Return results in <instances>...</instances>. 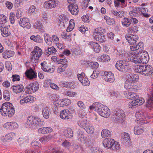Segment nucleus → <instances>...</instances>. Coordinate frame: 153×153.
<instances>
[{
  "mask_svg": "<svg viewBox=\"0 0 153 153\" xmlns=\"http://www.w3.org/2000/svg\"><path fill=\"white\" fill-rule=\"evenodd\" d=\"M128 91L126 93L127 94V98L128 99L130 100H133L136 99H139L138 95L137 94L134 92V91Z\"/></svg>",
  "mask_w": 153,
  "mask_h": 153,
  "instance_id": "c756f323",
  "label": "nucleus"
},
{
  "mask_svg": "<svg viewBox=\"0 0 153 153\" xmlns=\"http://www.w3.org/2000/svg\"><path fill=\"white\" fill-rule=\"evenodd\" d=\"M34 100V97L31 96L26 97L23 99L21 100L20 101L21 104H23L25 103L28 102L31 103Z\"/></svg>",
  "mask_w": 153,
  "mask_h": 153,
  "instance_id": "c85d7f7f",
  "label": "nucleus"
},
{
  "mask_svg": "<svg viewBox=\"0 0 153 153\" xmlns=\"http://www.w3.org/2000/svg\"><path fill=\"white\" fill-rule=\"evenodd\" d=\"M89 45L96 53H98L99 52L100 46L99 44L94 42H89Z\"/></svg>",
  "mask_w": 153,
  "mask_h": 153,
  "instance_id": "aec40b11",
  "label": "nucleus"
},
{
  "mask_svg": "<svg viewBox=\"0 0 153 153\" xmlns=\"http://www.w3.org/2000/svg\"><path fill=\"white\" fill-rule=\"evenodd\" d=\"M153 73V69L151 66L148 65H144L143 75L145 76H149Z\"/></svg>",
  "mask_w": 153,
  "mask_h": 153,
  "instance_id": "2eb2a0df",
  "label": "nucleus"
},
{
  "mask_svg": "<svg viewBox=\"0 0 153 153\" xmlns=\"http://www.w3.org/2000/svg\"><path fill=\"white\" fill-rule=\"evenodd\" d=\"M98 113L100 116L107 118L110 115V111L109 109L106 106L98 103L97 106L95 108Z\"/></svg>",
  "mask_w": 153,
  "mask_h": 153,
  "instance_id": "20e7f679",
  "label": "nucleus"
},
{
  "mask_svg": "<svg viewBox=\"0 0 153 153\" xmlns=\"http://www.w3.org/2000/svg\"><path fill=\"white\" fill-rule=\"evenodd\" d=\"M39 88V86L38 85H36V84L30 83L25 88L27 89V91L28 94H31L34 92L38 90Z\"/></svg>",
  "mask_w": 153,
  "mask_h": 153,
  "instance_id": "f3484780",
  "label": "nucleus"
},
{
  "mask_svg": "<svg viewBox=\"0 0 153 153\" xmlns=\"http://www.w3.org/2000/svg\"><path fill=\"white\" fill-rule=\"evenodd\" d=\"M145 102L144 99L140 97L128 103V106L130 108H134L139 105H141Z\"/></svg>",
  "mask_w": 153,
  "mask_h": 153,
  "instance_id": "6e6552de",
  "label": "nucleus"
},
{
  "mask_svg": "<svg viewBox=\"0 0 153 153\" xmlns=\"http://www.w3.org/2000/svg\"><path fill=\"white\" fill-rule=\"evenodd\" d=\"M4 127L7 128H16L18 127V125L15 122H8L4 124Z\"/></svg>",
  "mask_w": 153,
  "mask_h": 153,
  "instance_id": "a878e982",
  "label": "nucleus"
},
{
  "mask_svg": "<svg viewBox=\"0 0 153 153\" xmlns=\"http://www.w3.org/2000/svg\"><path fill=\"white\" fill-rule=\"evenodd\" d=\"M144 130V127L141 126L137 125L135 126L134 129V134L139 135L142 134Z\"/></svg>",
  "mask_w": 153,
  "mask_h": 153,
  "instance_id": "4be33fe9",
  "label": "nucleus"
},
{
  "mask_svg": "<svg viewBox=\"0 0 153 153\" xmlns=\"http://www.w3.org/2000/svg\"><path fill=\"white\" fill-rule=\"evenodd\" d=\"M126 0H116L114 1L115 5L116 7H118L120 5V2L122 5L125 4Z\"/></svg>",
  "mask_w": 153,
  "mask_h": 153,
  "instance_id": "4d7b16f0",
  "label": "nucleus"
},
{
  "mask_svg": "<svg viewBox=\"0 0 153 153\" xmlns=\"http://www.w3.org/2000/svg\"><path fill=\"white\" fill-rule=\"evenodd\" d=\"M131 19L126 18H124L121 21L122 25L126 27L129 26L131 24Z\"/></svg>",
  "mask_w": 153,
  "mask_h": 153,
  "instance_id": "72a5a7b5",
  "label": "nucleus"
},
{
  "mask_svg": "<svg viewBox=\"0 0 153 153\" xmlns=\"http://www.w3.org/2000/svg\"><path fill=\"white\" fill-rule=\"evenodd\" d=\"M110 149L113 150H119L120 148V145L119 143L116 141H115L114 140Z\"/></svg>",
  "mask_w": 153,
  "mask_h": 153,
  "instance_id": "37998d69",
  "label": "nucleus"
},
{
  "mask_svg": "<svg viewBox=\"0 0 153 153\" xmlns=\"http://www.w3.org/2000/svg\"><path fill=\"white\" fill-rule=\"evenodd\" d=\"M19 24L21 26L24 28L30 29L31 27L29 19L26 17L21 18Z\"/></svg>",
  "mask_w": 153,
  "mask_h": 153,
  "instance_id": "9d476101",
  "label": "nucleus"
},
{
  "mask_svg": "<svg viewBox=\"0 0 153 153\" xmlns=\"http://www.w3.org/2000/svg\"><path fill=\"white\" fill-rule=\"evenodd\" d=\"M15 14L13 13H10L9 19L11 23L13 24L15 22L14 19Z\"/></svg>",
  "mask_w": 153,
  "mask_h": 153,
  "instance_id": "69168bd1",
  "label": "nucleus"
},
{
  "mask_svg": "<svg viewBox=\"0 0 153 153\" xmlns=\"http://www.w3.org/2000/svg\"><path fill=\"white\" fill-rule=\"evenodd\" d=\"M41 68L42 70L45 72H49L50 73H53L54 70L53 68H49L47 66V63L45 61L43 62L41 64Z\"/></svg>",
  "mask_w": 153,
  "mask_h": 153,
  "instance_id": "bb28decb",
  "label": "nucleus"
},
{
  "mask_svg": "<svg viewBox=\"0 0 153 153\" xmlns=\"http://www.w3.org/2000/svg\"><path fill=\"white\" fill-rule=\"evenodd\" d=\"M5 66L7 69L9 71H10L12 70V66L11 63L9 62H7L5 63Z\"/></svg>",
  "mask_w": 153,
  "mask_h": 153,
  "instance_id": "774afa93",
  "label": "nucleus"
},
{
  "mask_svg": "<svg viewBox=\"0 0 153 153\" xmlns=\"http://www.w3.org/2000/svg\"><path fill=\"white\" fill-rule=\"evenodd\" d=\"M32 146L33 147L36 148V149H37L39 148V143L37 141H33L31 143Z\"/></svg>",
  "mask_w": 153,
  "mask_h": 153,
  "instance_id": "338daca9",
  "label": "nucleus"
},
{
  "mask_svg": "<svg viewBox=\"0 0 153 153\" xmlns=\"http://www.w3.org/2000/svg\"><path fill=\"white\" fill-rule=\"evenodd\" d=\"M30 39L35 42L41 43L42 42V40L40 36L39 35L35 36L32 35L30 37Z\"/></svg>",
  "mask_w": 153,
  "mask_h": 153,
  "instance_id": "a19ab883",
  "label": "nucleus"
},
{
  "mask_svg": "<svg viewBox=\"0 0 153 153\" xmlns=\"http://www.w3.org/2000/svg\"><path fill=\"white\" fill-rule=\"evenodd\" d=\"M59 106L63 107L67 106L71 103V100L68 99H63L62 100H57L56 102Z\"/></svg>",
  "mask_w": 153,
  "mask_h": 153,
  "instance_id": "6ab92c4d",
  "label": "nucleus"
},
{
  "mask_svg": "<svg viewBox=\"0 0 153 153\" xmlns=\"http://www.w3.org/2000/svg\"><path fill=\"white\" fill-rule=\"evenodd\" d=\"M45 52L46 53H47L48 54L50 55L56 53V50L54 47L52 46L48 48L47 50H46Z\"/></svg>",
  "mask_w": 153,
  "mask_h": 153,
  "instance_id": "8fccbe9b",
  "label": "nucleus"
},
{
  "mask_svg": "<svg viewBox=\"0 0 153 153\" xmlns=\"http://www.w3.org/2000/svg\"><path fill=\"white\" fill-rule=\"evenodd\" d=\"M126 62V60L117 61L115 65L116 68L119 71L123 72L128 71L130 69V66Z\"/></svg>",
  "mask_w": 153,
  "mask_h": 153,
  "instance_id": "39448f33",
  "label": "nucleus"
},
{
  "mask_svg": "<svg viewBox=\"0 0 153 153\" xmlns=\"http://www.w3.org/2000/svg\"><path fill=\"white\" fill-rule=\"evenodd\" d=\"M138 78V76L137 75L131 73L128 75V79L131 80V81L135 82L137 80Z\"/></svg>",
  "mask_w": 153,
  "mask_h": 153,
  "instance_id": "ea45409f",
  "label": "nucleus"
},
{
  "mask_svg": "<svg viewBox=\"0 0 153 153\" xmlns=\"http://www.w3.org/2000/svg\"><path fill=\"white\" fill-rule=\"evenodd\" d=\"M78 140L83 143H86L88 140V138L86 136H84L82 131H79L78 133Z\"/></svg>",
  "mask_w": 153,
  "mask_h": 153,
  "instance_id": "393cba45",
  "label": "nucleus"
},
{
  "mask_svg": "<svg viewBox=\"0 0 153 153\" xmlns=\"http://www.w3.org/2000/svg\"><path fill=\"white\" fill-rule=\"evenodd\" d=\"M25 74L27 77L30 79H32L35 78L36 76L34 71L32 69L27 70L25 72Z\"/></svg>",
  "mask_w": 153,
  "mask_h": 153,
  "instance_id": "cd10ccee",
  "label": "nucleus"
},
{
  "mask_svg": "<svg viewBox=\"0 0 153 153\" xmlns=\"http://www.w3.org/2000/svg\"><path fill=\"white\" fill-rule=\"evenodd\" d=\"M67 67V64H64L63 65H61L59 66L57 69V72L60 73L64 71Z\"/></svg>",
  "mask_w": 153,
  "mask_h": 153,
  "instance_id": "6e6d98bb",
  "label": "nucleus"
},
{
  "mask_svg": "<svg viewBox=\"0 0 153 153\" xmlns=\"http://www.w3.org/2000/svg\"><path fill=\"white\" fill-rule=\"evenodd\" d=\"M135 117L137 121H140V122L143 120V116L141 113L137 112L135 114Z\"/></svg>",
  "mask_w": 153,
  "mask_h": 153,
  "instance_id": "5fc2aeb1",
  "label": "nucleus"
},
{
  "mask_svg": "<svg viewBox=\"0 0 153 153\" xmlns=\"http://www.w3.org/2000/svg\"><path fill=\"white\" fill-rule=\"evenodd\" d=\"M65 94L67 96L71 97H74L76 95V93L69 91H65Z\"/></svg>",
  "mask_w": 153,
  "mask_h": 153,
  "instance_id": "13d9d810",
  "label": "nucleus"
},
{
  "mask_svg": "<svg viewBox=\"0 0 153 153\" xmlns=\"http://www.w3.org/2000/svg\"><path fill=\"white\" fill-rule=\"evenodd\" d=\"M12 51H9L8 50L5 51L2 54L3 57L7 59L11 57L13 55Z\"/></svg>",
  "mask_w": 153,
  "mask_h": 153,
  "instance_id": "a18cd8bd",
  "label": "nucleus"
},
{
  "mask_svg": "<svg viewBox=\"0 0 153 153\" xmlns=\"http://www.w3.org/2000/svg\"><path fill=\"white\" fill-rule=\"evenodd\" d=\"M89 122L87 121L86 120L81 119L78 121L77 123L79 126L84 129L85 128L86 126L87 123Z\"/></svg>",
  "mask_w": 153,
  "mask_h": 153,
  "instance_id": "49530a36",
  "label": "nucleus"
},
{
  "mask_svg": "<svg viewBox=\"0 0 153 153\" xmlns=\"http://www.w3.org/2000/svg\"><path fill=\"white\" fill-rule=\"evenodd\" d=\"M139 56L140 57V63L146 64L148 62V60L149 59V55L146 51H139Z\"/></svg>",
  "mask_w": 153,
  "mask_h": 153,
  "instance_id": "ddd939ff",
  "label": "nucleus"
},
{
  "mask_svg": "<svg viewBox=\"0 0 153 153\" xmlns=\"http://www.w3.org/2000/svg\"><path fill=\"white\" fill-rule=\"evenodd\" d=\"M144 65H136L135 67V71L136 72L140 73L142 74L143 71Z\"/></svg>",
  "mask_w": 153,
  "mask_h": 153,
  "instance_id": "3c124183",
  "label": "nucleus"
},
{
  "mask_svg": "<svg viewBox=\"0 0 153 153\" xmlns=\"http://www.w3.org/2000/svg\"><path fill=\"white\" fill-rule=\"evenodd\" d=\"M59 20L60 22L59 25L61 26L63 25L64 27L65 26L64 22L66 23V22L68 21V19L67 17L64 15H61L59 16Z\"/></svg>",
  "mask_w": 153,
  "mask_h": 153,
  "instance_id": "f704fd0d",
  "label": "nucleus"
},
{
  "mask_svg": "<svg viewBox=\"0 0 153 153\" xmlns=\"http://www.w3.org/2000/svg\"><path fill=\"white\" fill-rule=\"evenodd\" d=\"M33 26L37 29H41L43 25L39 21H37L35 22Z\"/></svg>",
  "mask_w": 153,
  "mask_h": 153,
  "instance_id": "bf43d9fd",
  "label": "nucleus"
},
{
  "mask_svg": "<svg viewBox=\"0 0 153 153\" xmlns=\"http://www.w3.org/2000/svg\"><path fill=\"white\" fill-rule=\"evenodd\" d=\"M89 64L90 66L95 68H97L99 66L98 63L97 62H90Z\"/></svg>",
  "mask_w": 153,
  "mask_h": 153,
  "instance_id": "0e129e2a",
  "label": "nucleus"
},
{
  "mask_svg": "<svg viewBox=\"0 0 153 153\" xmlns=\"http://www.w3.org/2000/svg\"><path fill=\"white\" fill-rule=\"evenodd\" d=\"M53 130V129L50 127H43L39 128L38 130V131L42 134H47L52 132Z\"/></svg>",
  "mask_w": 153,
  "mask_h": 153,
  "instance_id": "473e14b6",
  "label": "nucleus"
},
{
  "mask_svg": "<svg viewBox=\"0 0 153 153\" xmlns=\"http://www.w3.org/2000/svg\"><path fill=\"white\" fill-rule=\"evenodd\" d=\"M98 28L96 29L95 30V32L93 34V37L96 41H97L99 40V38L100 37V36H101L102 34L100 32L98 31Z\"/></svg>",
  "mask_w": 153,
  "mask_h": 153,
  "instance_id": "de8ad7c7",
  "label": "nucleus"
},
{
  "mask_svg": "<svg viewBox=\"0 0 153 153\" xmlns=\"http://www.w3.org/2000/svg\"><path fill=\"white\" fill-rule=\"evenodd\" d=\"M151 94L150 97L148 99L146 102L147 105H151L153 103V91L151 92Z\"/></svg>",
  "mask_w": 153,
  "mask_h": 153,
  "instance_id": "680f3d73",
  "label": "nucleus"
},
{
  "mask_svg": "<svg viewBox=\"0 0 153 153\" xmlns=\"http://www.w3.org/2000/svg\"><path fill=\"white\" fill-rule=\"evenodd\" d=\"M99 59L102 62H106L110 61V58L108 55L103 54L100 57Z\"/></svg>",
  "mask_w": 153,
  "mask_h": 153,
  "instance_id": "c03bdc74",
  "label": "nucleus"
},
{
  "mask_svg": "<svg viewBox=\"0 0 153 153\" xmlns=\"http://www.w3.org/2000/svg\"><path fill=\"white\" fill-rule=\"evenodd\" d=\"M64 136L66 137H71L73 136V131L71 128H68L64 131Z\"/></svg>",
  "mask_w": 153,
  "mask_h": 153,
  "instance_id": "e433bc0d",
  "label": "nucleus"
},
{
  "mask_svg": "<svg viewBox=\"0 0 153 153\" xmlns=\"http://www.w3.org/2000/svg\"><path fill=\"white\" fill-rule=\"evenodd\" d=\"M59 4V1L55 0H49L45 2L44 4V7L47 9L54 8Z\"/></svg>",
  "mask_w": 153,
  "mask_h": 153,
  "instance_id": "1a4fd4ad",
  "label": "nucleus"
},
{
  "mask_svg": "<svg viewBox=\"0 0 153 153\" xmlns=\"http://www.w3.org/2000/svg\"><path fill=\"white\" fill-rule=\"evenodd\" d=\"M81 83L84 86H88L90 84V82L88 78L85 77L83 80L82 81Z\"/></svg>",
  "mask_w": 153,
  "mask_h": 153,
  "instance_id": "e2e57ef3",
  "label": "nucleus"
},
{
  "mask_svg": "<svg viewBox=\"0 0 153 153\" xmlns=\"http://www.w3.org/2000/svg\"><path fill=\"white\" fill-rule=\"evenodd\" d=\"M15 136V134L13 132L9 133L5 136H2L1 138V140L4 142L12 140Z\"/></svg>",
  "mask_w": 153,
  "mask_h": 153,
  "instance_id": "b1692460",
  "label": "nucleus"
},
{
  "mask_svg": "<svg viewBox=\"0 0 153 153\" xmlns=\"http://www.w3.org/2000/svg\"><path fill=\"white\" fill-rule=\"evenodd\" d=\"M42 112L43 117L45 119H48L49 117V115L51 114V111L49 108L47 107H45L43 108Z\"/></svg>",
  "mask_w": 153,
  "mask_h": 153,
  "instance_id": "2f4dec72",
  "label": "nucleus"
},
{
  "mask_svg": "<svg viewBox=\"0 0 153 153\" xmlns=\"http://www.w3.org/2000/svg\"><path fill=\"white\" fill-rule=\"evenodd\" d=\"M104 79L105 81L110 83L113 82L114 80V75L113 74L110 72H105L104 73Z\"/></svg>",
  "mask_w": 153,
  "mask_h": 153,
  "instance_id": "a211bd4d",
  "label": "nucleus"
},
{
  "mask_svg": "<svg viewBox=\"0 0 153 153\" xmlns=\"http://www.w3.org/2000/svg\"><path fill=\"white\" fill-rule=\"evenodd\" d=\"M0 111L3 116H5L8 115L9 117H12L15 112L13 105L12 103L8 102L2 104Z\"/></svg>",
  "mask_w": 153,
  "mask_h": 153,
  "instance_id": "f257e3e1",
  "label": "nucleus"
},
{
  "mask_svg": "<svg viewBox=\"0 0 153 153\" xmlns=\"http://www.w3.org/2000/svg\"><path fill=\"white\" fill-rule=\"evenodd\" d=\"M3 97L5 100L8 101L10 100L9 92L7 91H5L3 93Z\"/></svg>",
  "mask_w": 153,
  "mask_h": 153,
  "instance_id": "052dcab7",
  "label": "nucleus"
},
{
  "mask_svg": "<svg viewBox=\"0 0 153 153\" xmlns=\"http://www.w3.org/2000/svg\"><path fill=\"white\" fill-rule=\"evenodd\" d=\"M122 138L125 143H129L130 141L129 135L126 133H124L122 136Z\"/></svg>",
  "mask_w": 153,
  "mask_h": 153,
  "instance_id": "603ef678",
  "label": "nucleus"
},
{
  "mask_svg": "<svg viewBox=\"0 0 153 153\" xmlns=\"http://www.w3.org/2000/svg\"><path fill=\"white\" fill-rule=\"evenodd\" d=\"M26 124L27 127L34 128L38 126L41 127L43 126V121H41L39 118L32 116L28 117Z\"/></svg>",
  "mask_w": 153,
  "mask_h": 153,
  "instance_id": "7ed1b4c3",
  "label": "nucleus"
},
{
  "mask_svg": "<svg viewBox=\"0 0 153 153\" xmlns=\"http://www.w3.org/2000/svg\"><path fill=\"white\" fill-rule=\"evenodd\" d=\"M13 92L16 94L22 92L24 89L22 85H13L11 88Z\"/></svg>",
  "mask_w": 153,
  "mask_h": 153,
  "instance_id": "412c9836",
  "label": "nucleus"
},
{
  "mask_svg": "<svg viewBox=\"0 0 153 153\" xmlns=\"http://www.w3.org/2000/svg\"><path fill=\"white\" fill-rule=\"evenodd\" d=\"M111 133L107 129L103 130L101 132V136L103 138H106L107 139L111 136Z\"/></svg>",
  "mask_w": 153,
  "mask_h": 153,
  "instance_id": "58836bf2",
  "label": "nucleus"
},
{
  "mask_svg": "<svg viewBox=\"0 0 153 153\" xmlns=\"http://www.w3.org/2000/svg\"><path fill=\"white\" fill-rule=\"evenodd\" d=\"M125 117V114L123 111L118 109L114 111L113 118L114 121L118 123L122 122Z\"/></svg>",
  "mask_w": 153,
  "mask_h": 153,
  "instance_id": "423d86ee",
  "label": "nucleus"
},
{
  "mask_svg": "<svg viewBox=\"0 0 153 153\" xmlns=\"http://www.w3.org/2000/svg\"><path fill=\"white\" fill-rule=\"evenodd\" d=\"M52 138L51 135H49L47 136L42 137L39 140L42 143H45L48 142Z\"/></svg>",
  "mask_w": 153,
  "mask_h": 153,
  "instance_id": "79ce46f5",
  "label": "nucleus"
},
{
  "mask_svg": "<svg viewBox=\"0 0 153 153\" xmlns=\"http://www.w3.org/2000/svg\"><path fill=\"white\" fill-rule=\"evenodd\" d=\"M1 30L2 35L4 37H7L10 33L9 28L8 26H1Z\"/></svg>",
  "mask_w": 153,
  "mask_h": 153,
  "instance_id": "5701e85b",
  "label": "nucleus"
},
{
  "mask_svg": "<svg viewBox=\"0 0 153 153\" xmlns=\"http://www.w3.org/2000/svg\"><path fill=\"white\" fill-rule=\"evenodd\" d=\"M114 139H106L103 142V144L105 147L110 148L114 142Z\"/></svg>",
  "mask_w": 153,
  "mask_h": 153,
  "instance_id": "7c9ffc66",
  "label": "nucleus"
},
{
  "mask_svg": "<svg viewBox=\"0 0 153 153\" xmlns=\"http://www.w3.org/2000/svg\"><path fill=\"white\" fill-rule=\"evenodd\" d=\"M86 126L85 128L84 129L87 133L90 134H93L94 131V128L90 124L89 122L87 123Z\"/></svg>",
  "mask_w": 153,
  "mask_h": 153,
  "instance_id": "4c0bfd02",
  "label": "nucleus"
},
{
  "mask_svg": "<svg viewBox=\"0 0 153 153\" xmlns=\"http://www.w3.org/2000/svg\"><path fill=\"white\" fill-rule=\"evenodd\" d=\"M69 25L67 28L66 31L68 32H70L72 31L74 27V20L73 19H71L70 21Z\"/></svg>",
  "mask_w": 153,
  "mask_h": 153,
  "instance_id": "09e8293b",
  "label": "nucleus"
},
{
  "mask_svg": "<svg viewBox=\"0 0 153 153\" xmlns=\"http://www.w3.org/2000/svg\"><path fill=\"white\" fill-rule=\"evenodd\" d=\"M118 52L122 56L126 62L131 61L132 62L136 64L140 63V57L139 56V52L136 54H131L129 55L127 53H124L123 51H121L119 49L117 50Z\"/></svg>",
  "mask_w": 153,
  "mask_h": 153,
  "instance_id": "f03ea898",
  "label": "nucleus"
},
{
  "mask_svg": "<svg viewBox=\"0 0 153 153\" xmlns=\"http://www.w3.org/2000/svg\"><path fill=\"white\" fill-rule=\"evenodd\" d=\"M137 29V26H134L128 28V32L131 34H133L136 33L138 31Z\"/></svg>",
  "mask_w": 153,
  "mask_h": 153,
  "instance_id": "864d4df0",
  "label": "nucleus"
},
{
  "mask_svg": "<svg viewBox=\"0 0 153 153\" xmlns=\"http://www.w3.org/2000/svg\"><path fill=\"white\" fill-rule=\"evenodd\" d=\"M32 53L33 56L31 58V61L36 63L38 58L41 56L42 53V52L39 48L35 46L33 51L32 52Z\"/></svg>",
  "mask_w": 153,
  "mask_h": 153,
  "instance_id": "0eeeda50",
  "label": "nucleus"
},
{
  "mask_svg": "<svg viewBox=\"0 0 153 153\" xmlns=\"http://www.w3.org/2000/svg\"><path fill=\"white\" fill-rule=\"evenodd\" d=\"M134 83L131 80L127 79L125 83L124 87L126 89H129L131 91H134L135 89H136V87Z\"/></svg>",
  "mask_w": 153,
  "mask_h": 153,
  "instance_id": "9b49d317",
  "label": "nucleus"
},
{
  "mask_svg": "<svg viewBox=\"0 0 153 153\" xmlns=\"http://www.w3.org/2000/svg\"><path fill=\"white\" fill-rule=\"evenodd\" d=\"M104 19L105 20L107 24L109 25H114L115 24V20L112 18H110L106 16L104 17Z\"/></svg>",
  "mask_w": 153,
  "mask_h": 153,
  "instance_id": "c9c22d12",
  "label": "nucleus"
},
{
  "mask_svg": "<svg viewBox=\"0 0 153 153\" xmlns=\"http://www.w3.org/2000/svg\"><path fill=\"white\" fill-rule=\"evenodd\" d=\"M72 117L71 114L70 112L68 110L65 109L61 111L60 117L62 119L67 120L71 119Z\"/></svg>",
  "mask_w": 153,
  "mask_h": 153,
  "instance_id": "4468645a",
  "label": "nucleus"
},
{
  "mask_svg": "<svg viewBox=\"0 0 153 153\" xmlns=\"http://www.w3.org/2000/svg\"><path fill=\"white\" fill-rule=\"evenodd\" d=\"M68 9L71 13L73 15H76L78 14V6L73 2L70 4L68 6Z\"/></svg>",
  "mask_w": 153,
  "mask_h": 153,
  "instance_id": "dca6fc26",
  "label": "nucleus"
},
{
  "mask_svg": "<svg viewBox=\"0 0 153 153\" xmlns=\"http://www.w3.org/2000/svg\"><path fill=\"white\" fill-rule=\"evenodd\" d=\"M126 38L129 44L132 45L136 44L138 39V36L135 34H130L126 37Z\"/></svg>",
  "mask_w": 153,
  "mask_h": 153,
  "instance_id": "f8f14e48",
  "label": "nucleus"
}]
</instances>
